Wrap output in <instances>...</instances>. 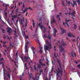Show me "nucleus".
I'll list each match as a JSON object with an SVG mask.
<instances>
[{
    "label": "nucleus",
    "instance_id": "f257e3e1",
    "mask_svg": "<svg viewBox=\"0 0 80 80\" xmlns=\"http://www.w3.org/2000/svg\"><path fill=\"white\" fill-rule=\"evenodd\" d=\"M55 58H57V61L58 62V65L60 69L59 68H58V69L57 70V80H58L59 74H60L62 75V65L60 61L61 59L59 56L58 54V53H55V52H54V57L53 58L54 59Z\"/></svg>",
    "mask_w": 80,
    "mask_h": 80
},
{
    "label": "nucleus",
    "instance_id": "f03ea898",
    "mask_svg": "<svg viewBox=\"0 0 80 80\" xmlns=\"http://www.w3.org/2000/svg\"><path fill=\"white\" fill-rule=\"evenodd\" d=\"M25 22V18H22V19H21V21L20 22V23L21 25H23L22 27H27V24L26 22V23L25 24V25H23V23Z\"/></svg>",
    "mask_w": 80,
    "mask_h": 80
},
{
    "label": "nucleus",
    "instance_id": "7ed1b4c3",
    "mask_svg": "<svg viewBox=\"0 0 80 80\" xmlns=\"http://www.w3.org/2000/svg\"><path fill=\"white\" fill-rule=\"evenodd\" d=\"M42 23H39L38 25V26L40 28L41 30H42L43 28L44 29V32H45L46 31V30L47 29V28L46 27H44V26H43L42 25Z\"/></svg>",
    "mask_w": 80,
    "mask_h": 80
},
{
    "label": "nucleus",
    "instance_id": "20e7f679",
    "mask_svg": "<svg viewBox=\"0 0 80 80\" xmlns=\"http://www.w3.org/2000/svg\"><path fill=\"white\" fill-rule=\"evenodd\" d=\"M44 48H45L46 50H48L49 51V49L52 48L51 44H48V46H45Z\"/></svg>",
    "mask_w": 80,
    "mask_h": 80
},
{
    "label": "nucleus",
    "instance_id": "39448f33",
    "mask_svg": "<svg viewBox=\"0 0 80 80\" xmlns=\"http://www.w3.org/2000/svg\"><path fill=\"white\" fill-rule=\"evenodd\" d=\"M29 43V41H28L27 42H26L25 44V52H28V50L27 48V45H28Z\"/></svg>",
    "mask_w": 80,
    "mask_h": 80
},
{
    "label": "nucleus",
    "instance_id": "423d86ee",
    "mask_svg": "<svg viewBox=\"0 0 80 80\" xmlns=\"http://www.w3.org/2000/svg\"><path fill=\"white\" fill-rule=\"evenodd\" d=\"M59 47L60 48V51H61V52H65V51H64V50L63 47L62 46H60V45H59Z\"/></svg>",
    "mask_w": 80,
    "mask_h": 80
},
{
    "label": "nucleus",
    "instance_id": "0eeeda50",
    "mask_svg": "<svg viewBox=\"0 0 80 80\" xmlns=\"http://www.w3.org/2000/svg\"><path fill=\"white\" fill-rule=\"evenodd\" d=\"M29 79H33L34 80L35 79V78H34L33 76H32V73H30V74H29Z\"/></svg>",
    "mask_w": 80,
    "mask_h": 80
},
{
    "label": "nucleus",
    "instance_id": "6e6552de",
    "mask_svg": "<svg viewBox=\"0 0 80 80\" xmlns=\"http://www.w3.org/2000/svg\"><path fill=\"white\" fill-rule=\"evenodd\" d=\"M75 11L73 12L72 13V18H73V22H75V18H74V17H75Z\"/></svg>",
    "mask_w": 80,
    "mask_h": 80
},
{
    "label": "nucleus",
    "instance_id": "1a4fd4ad",
    "mask_svg": "<svg viewBox=\"0 0 80 80\" xmlns=\"http://www.w3.org/2000/svg\"><path fill=\"white\" fill-rule=\"evenodd\" d=\"M8 31L7 32H8V33H10L11 32H12V30L11 28H10L9 27H8Z\"/></svg>",
    "mask_w": 80,
    "mask_h": 80
},
{
    "label": "nucleus",
    "instance_id": "9d476101",
    "mask_svg": "<svg viewBox=\"0 0 80 80\" xmlns=\"http://www.w3.org/2000/svg\"><path fill=\"white\" fill-rule=\"evenodd\" d=\"M62 45L63 46H67V44L65 42H64L63 39H62Z\"/></svg>",
    "mask_w": 80,
    "mask_h": 80
},
{
    "label": "nucleus",
    "instance_id": "9b49d317",
    "mask_svg": "<svg viewBox=\"0 0 80 80\" xmlns=\"http://www.w3.org/2000/svg\"><path fill=\"white\" fill-rule=\"evenodd\" d=\"M39 62L40 64H41V65L42 66H45V64H43L42 63V59H39Z\"/></svg>",
    "mask_w": 80,
    "mask_h": 80
},
{
    "label": "nucleus",
    "instance_id": "f8f14e48",
    "mask_svg": "<svg viewBox=\"0 0 80 80\" xmlns=\"http://www.w3.org/2000/svg\"><path fill=\"white\" fill-rule=\"evenodd\" d=\"M66 23L67 24V25L69 26L68 23H69V22H71V20H67V19H66Z\"/></svg>",
    "mask_w": 80,
    "mask_h": 80
},
{
    "label": "nucleus",
    "instance_id": "ddd939ff",
    "mask_svg": "<svg viewBox=\"0 0 80 80\" xmlns=\"http://www.w3.org/2000/svg\"><path fill=\"white\" fill-rule=\"evenodd\" d=\"M53 33H54V36L55 37L56 36V33L57 32V31L56 29V28H54V29L53 30Z\"/></svg>",
    "mask_w": 80,
    "mask_h": 80
},
{
    "label": "nucleus",
    "instance_id": "4468645a",
    "mask_svg": "<svg viewBox=\"0 0 80 80\" xmlns=\"http://www.w3.org/2000/svg\"><path fill=\"white\" fill-rule=\"evenodd\" d=\"M30 59V58L29 57L27 56H25L24 57V59H25L26 61H27L28 59Z\"/></svg>",
    "mask_w": 80,
    "mask_h": 80
},
{
    "label": "nucleus",
    "instance_id": "2eb2a0df",
    "mask_svg": "<svg viewBox=\"0 0 80 80\" xmlns=\"http://www.w3.org/2000/svg\"><path fill=\"white\" fill-rule=\"evenodd\" d=\"M68 35L69 37H75V36L73 35L72 34L71 35L70 33H68Z\"/></svg>",
    "mask_w": 80,
    "mask_h": 80
},
{
    "label": "nucleus",
    "instance_id": "dca6fc26",
    "mask_svg": "<svg viewBox=\"0 0 80 80\" xmlns=\"http://www.w3.org/2000/svg\"><path fill=\"white\" fill-rule=\"evenodd\" d=\"M23 36H25V38H26V39H27V38H29L28 36H26L25 32H23Z\"/></svg>",
    "mask_w": 80,
    "mask_h": 80
},
{
    "label": "nucleus",
    "instance_id": "f3484780",
    "mask_svg": "<svg viewBox=\"0 0 80 80\" xmlns=\"http://www.w3.org/2000/svg\"><path fill=\"white\" fill-rule=\"evenodd\" d=\"M61 30L62 32V33H66V31L64 30L62 28V27H61Z\"/></svg>",
    "mask_w": 80,
    "mask_h": 80
},
{
    "label": "nucleus",
    "instance_id": "a211bd4d",
    "mask_svg": "<svg viewBox=\"0 0 80 80\" xmlns=\"http://www.w3.org/2000/svg\"><path fill=\"white\" fill-rule=\"evenodd\" d=\"M52 23H56V20H55V18H53L52 21H51V24H52Z\"/></svg>",
    "mask_w": 80,
    "mask_h": 80
},
{
    "label": "nucleus",
    "instance_id": "6ab92c4d",
    "mask_svg": "<svg viewBox=\"0 0 80 80\" xmlns=\"http://www.w3.org/2000/svg\"><path fill=\"white\" fill-rule=\"evenodd\" d=\"M62 14V13H60L59 14V15H57L56 17V18H59V20H61V19L60 18V16H61L60 15H61Z\"/></svg>",
    "mask_w": 80,
    "mask_h": 80
},
{
    "label": "nucleus",
    "instance_id": "aec40b11",
    "mask_svg": "<svg viewBox=\"0 0 80 80\" xmlns=\"http://www.w3.org/2000/svg\"><path fill=\"white\" fill-rule=\"evenodd\" d=\"M28 10V8H26L25 10H24L23 11V13H25V12H27Z\"/></svg>",
    "mask_w": 80,
    "mask_h": 80
},
{
    "label": "nucleus",
    "instance_id": "412c9836",
    "mask_svg": "<svg viewBox=\"0 0 80 80\" xmlns=\"http://www.w3.org/2000/svg\"><path fill=\"white\" fill-rule=\"evenodd\" d=\"M20 58H21V59L22 60V61H23V62H25V60H24V59H23V56H22V55H21V56H20Z\"/></svg>",
    "mask_w": 80,
    "mask_h": 80
},
{
    "label": "nucleus",
    "instance_id": "4be33fe9",
    "mask_svg": "<svg viewBox=\"0 0 80 80\" xmlns=\"http://www.w3.org/2000/svg\"><path fill=\"white\" fill-rule=\"evenodd\" d=\"M4 38H8V39H9V40H10V38H9V37H8V36L4 35Z\"/></svg>",
    "mask_w": 80,
    "mask_h": 80
},
{
    "label": "nucleus",
    "instance_id": "5701e85b",
    "mask_svg": "<svg viewBox=\"0 0 80 80\" xmlns=\"http://www.w3.org/2000/svg\"><path fill=\"white\" fill-rule=\"evenodd\" d=\"M6 41H5V42H3V45L4 47H6Z\"/></svg>",
    "mask_w": 80,
    "mask_h": 80
},
{
    "label": "nucleus",
    "instance_id": "b1692460",
    "mask_svg": "<svg viewBox=\"0 0 80 80\" xmlns=\"http://www.w3.org/2000/svg\"><path fill=\"white\" fill-rule=\"evenodd\" d=\"M42 47H41L40 48V49L39 51V52L40 53H42Z\"/></svg>",
    "mask_w": 80,
    "mask_h": 80
},
{
    "label": "nucleus",
    "instance_id": "393cba45",
    "mask_svg": "<svg viewBox=\"0 0 80 80\" xmlns=\"http://www.w3.org/2000/svg\"><path fill=\"white\" fill-rule=\"evenodd\" d=\"M1 64H2V67L3 68V69H4V64L3 62H1Z\"/></svg>",
    "mask_w": 80,
    "mask_h": 80
},
{
    "label": "nucleus",
    "instance_id": "a878e982",
    "mask_svg": "<svg viewBox=\"0 0 80 80\" xmlns=\"http://www.w3.org/2000/svg\"><path fill=\"white\" fill-rule=\"evenodd\" d=\"M46 60L47 61V62L46 63V64H47V65H48V66H49V61L48 59H46Z\"/></svg>",
    "mask_w": 80,
    "mask_h": 80
},
{
    "label": "nucleus",
    "instance_id": "bb28decb",
    "mask_svg": "<svg viewBox=\"0 0 80 80\" xmlns=\"http://www.w3.org/2000/svg\"><path fill=\"white\" fill-rule=\"evenodd\" d=\"M7 75L9 78H10V74L9 73H8V72H7Z\"/></svg>",
    "mask_w": 80,
    "mask_h": 80
},
{
    "label": "nucleus",
    "instance_id": "cd10ccee",
    "mask_svg": "<svg viewBox=\"0 0 80 80\" xmlns=\"http://www.w3.org/2000/svg\"><path fill=\"white\" fill-rule=\"evenodd\" d=\"M48 38L49 40H51V36L49 34L48 36Z\"/></svg>",
    "mask_w": 80,
    "mask_h": 80
},
{
    "label": "nucleus",
    "instance_id": "c85d7f7f",
    "mask_svg": "<svg viewBox=\"0 0 80 80\" xmlns=\"http://www.w3.org/2000/svg\"><path fill=\"white\" fill-rule=\"evenodd\" d=\"M39 76H40L41 75V72H43V69H41V70L39 71Z\"/></svg>",
    "mask_w": 80,
    "mask_h": 80
},
{
    "label": "nucleus",
    "instance_id": "c756f323",
    "mask_svg": "<svg viewBox=\"0 0 80 80\" xmlns=\"http://www.w3.org/2000/svg\"><path fill=\"white\" fill-rule=\"evenodd\" d=\"M74 29H76L77 28V26L75 24H74Z\"/></svg>",
    "mask_w": 80,
    "mask_h": 80
},
{
    "label": "nucleus",
    "instance_id": "7c9ffc66",
    "mask_svg": "<svg viewBox=\"0 0 80 80\" xmlns=\"http://www.w3.org/2000/svg\"><path fill=\"white\" fill-rule=\"evenodd\" d=\"M25 67L26 68V69H28L27 63H26L25 64Z\"/></svg>",
    "mask_w": 80,
    "mask_h": 80
},
{
    "label": "nucleus",
    "instance_id": "2f4dec72",
    "mask_svg": "<svg viewBox=\"0 0 80 80\" xmlns=\"http://www.w3.org/2000/svg\"><path fill=\"white\" fill-rule=\"evenodd\" d=\"M44 37L45 38H48V36L46 34H44Z\"/></svg>",
    "mask_w": 80,
    "mask_h": 80
},
{
    "label": "nucleus",
    "instance_id": "473e14b6",
    "mask_svg": "<svg viewBox=\"0 0 80 80\" xmlns=\"http://www.w3.org/2000/svg\"><path fill=\"white\" fill-rule=\"evenodd\" d=\"M8 72H11V71L10 69V68H8Z\"/></svg>",
    "mask_w": 80,
    "mask_h": 80
},
{
    "label": "nucleus",
    "instance_id": "72a5a7b5",
    "mask_svg": "<svg viewBox=\"0 0 80 80\" xmlns=\"http://www.w3.org/2000/svg\"><path fill=\"white\" fill-rule=\"evenodd\" d=\"M22 8L23 9V8H25V2H24V3H23V5H22Z\"/></svg>",
    "mask_w": 80,
    "mask_h": 80
},
{
    "label": "nucleus",
    "instance_id": "f704fd0d",
    "mask_svg": "<svg viewBox=\"0 0 80 80\" xmlns=\"http://www.w3.org/2000/svg\"><path fill=\"white\" fill-rule=\"evenodd\" d=\"M10 47H13V46H14V45L13 44H12V43H11V44H10Z\"/></svg>",
    "mask_w": 80,
    "mask_h": 80
},
{
    "label": "nucleus",
    "instance_id": "c9c22d12",
    "mask_svg": "<svg viewBox=\"0 0 80 80\" xmlns=\"http://www.w3.org/2000/svg\"><path fill=\"white\" fill-rule=\"evenodd\" d=\"M5 16H6V18H7V12H5Z\"/></svg>",
    "mask_w": 80,
    "mask_h": 80
},
{
    "label": "nucleus",
    "instance_id": "e433bc0d",
    "mask_svg": "<svg viewBox=\"0 0 80 80\" xmlns=\"http://www.w3.org/2000/svg\"><path fill=\"white\" fill-rule=\"evenodd\" d=\"M35 78L36 79V80H38V77H37L36 75H35Z\"/></svg>",
    "mask_w": 80,
    "mask_h": 80
},
{
    "label": "nucleus",
    "instance_id": "4c0bfd02",
    "mask_svg": "<svg viewBox=\"0 0 80 80\" xmlns=\"http://www.w3.org/2000/svg\"><path fill=\"white\" fill-rule=\"evenodd\" d=\"M73 2L74 3V5H75L76 4H77V2L76 1H74V0L73 1Z\"/></svg>",
    "mask_w": 80,
    "mask_h": 80
},
{
    "label": "nucleus",
    "instance_id": "58836bf2",
    "mask_svg": "<svg viewBox=\"0 0 80 80\" xmlns=\"http://www.w3.org/2000/svg\"><path fill=\"white\" fill-rule=\"evenodd\" d=\"M64 3V1H62V5H63L64 6H65V5Z\"/></svg>",
    "mask_w": 80,
    "mask_h": 80
},
{
    "label": "nucleus",
    "instance_id": "ea45409f",
    "mask_svg": "<svg viewBox=\"0 0 80 80\" xmlns=\"http://www.w3.org/2000/svg\"><path fill=\"white\" fill-rule=\"evenodd\" d=\"M38 69H40L41 68V67L40 66V65H38Z\"/></svg>",
    "mask_w": 80,
    "mask_h": 80
},
{
    "label": "nucleus",
    "instance_id": "a19ab883",
    "mask_svg": "<svg viewBox=\"0 0 80 80\" xmlns=\"http://www.w3.org/2000/svg\"><path fill=\"white\" fill-rule=\"evenodd\" d=\"M4 60V58H2L0 59V63H1V61H3Z\"/></svg>",
    "mask_w": 80,
    "mask_h": 80
},
{
    "label": "nucleus",
    "instance_id": "79ce46f5",
    "mask_svg": "<svg viewBox=\"0 0 80 80\" xmlns=\"http://www.w3.org/2000/svg\"><path fill=\"white\" fill-rule=\"evenodd\" d=\"M32 25H33V28H34L35 27V23H34H34H33Z\"/></svg>",
    "mask_w": 80,
    "mask_h": 80
},
{
    "label": "nucleus",
    "instance_id": "37998d69",
    "mask_svg": "<svg viewBox=\"0 0 80 80\" xmlns=\"http://www.w3.org/2000/svg\"><path fill=\"white\" fill-rule=\"evenodd\" d=\"M71 5L72 6V7H75V5H74V2H73V3H71Z\"/></svg>",
    "mask_w": 80,
    "mask_h": 80
},
{
    "label": "nucleus",
    "instance_id": "c03bdc74",
    "mask_svg": "<svg viewBox=\"0 0 80 80\" xmlns=\"http://www.w3.org/2000/svg\"><path fill=\"white\" fill-rule=\"evenodd\" d=\"M34 69H35V70H36L37 68H36V65H34Z\"/></svg>",
    "mask_w": 80,
    "mask_h": 80
},
{
    "label": "nucleus",
    "instance_id": "a18cd8bd",
    "mask_svg": "<svg viewBox=\"0 0 80 80\" xmlns=\"http://www.w3.org/2000/svg\"><path fill=\"white\" fill-rule=\"evenodd\" d=\"M77 2H78L79 3V4H80V0H76Z\"/></svg>",
    "mask_w": 80,
    "mask_h": 80
},
{
    "label": "nucleus",
    "instance_id": "49530a36",
    "mask_svg": "<svg viewBox=\"0 0 80 80\" xmlns=\"http://www.w3.org/2000/svg\"><path fill=\"white\" fill-rule=\"evenodd\" d=\"M54 48L55 51H56V46H54Z\"/></svg>",
    "mask_w": 80,
    "mask_h": 80
},
{
    "label": "nucleus",
    "instance_id": "de8ad7c7",
    "mask_svg": "<svg viewBox=\"0 0 80 80\" xmlns=\"http://www.w3.org/2000/svg\"><path fill=\"white\" fill-rule=\"evenodd\" d=\"M71 55L72 56V57H73L74 56V54H73L72 53V52H71Z\"/></svg>",
    "mask_w": 80,
    "mask_h": 80
},
{
    "label": "nucleus",
    "instance_id": "09e8293b",
    "mask_svg": "<svg viewBox=\"0 0 80 80\" xmlns=\"http://www.w3.org/2000/svg\"><path fill=\"white\" fill-rule=\"evenodd\" d=\"M28 9H29V10H32V8H31V7H29Z\"/></svg>",
    "mask_w": 80,
    "mask_h": 80
},
{
    "label": "nucleus",
    "instance_id": "8fccbe9b",
    "mask_svg": "<svg viewBox=\"0 0 80 80\" xmlns=\"http://www.w3.org/2000/svg\"><path fill=\"white\" fill-rule=\"evenodd\" d=\"M63 69H64V70H63L64 72V73L66 74V72H65V70L64 66V67H63Z\"/></svg>",
    "mask_w": 80,
    "mask_h": 80
},
{
    "label": "nucleus",
    "instance_id": "3c124183",
    "mask_svg": "<svg viewBox=\"0 0 80 80\" xmlns=\"http://www.w3.org/2000/svg\"><path fill=\"white\" fill-rule=\"evenodd\" d=\"M19 78H20V80H22V78L21 76H20L19 77Z\"/></svg>",
    "mask_w": 80,
    "mask_h": 80
},
{
    "label": "nucleus",
    "instance_id": "603ef678",
    "mask_svg": "<svg viewBox=\"0 0 80 80\" xmlns=\"http://www.w3.org/2000/svg\"><path fill=\"white\" fill-rule=\"evenodd\" d=\"M28 12H26L25 14V16L27 17V15H28Z\"/></svg>",
    "mask_w": 80,
    "mask_h": 80
},
{
    "label": "nucleus",
    "instance_id": "864d4df0",
    "mask_svg": "<svg viewBox=\"0 0 80 80\" xmlns=\"http://www.w3.org/2000/svg\"><path fill=\"white\" fill-rule=\"evenodd\" d=\"M17 17V15H15L14 16H13V18H16Z\"/></svg>",
    "mask_w": 80,
    "mask_h": 80
},
{
    "label": "nucleus",
    "instance_id": "5fc2aeb1",
    "mask_svg": "<svg viewBox=\"0 0 80 80\" xmlns=\"http://www.w3.org/2000/svg\"><path fill=\"white\" fill-rule=\"evenodd\" d=\"M12 22L14 23V18H12Z\"/></svg>",
    "mask_w": 80,
    "mask_h": 80
},
{
    "label": "nucleus",
    "instance_id": "6e6d98bb",
    "mask_svg": "<svg viewBox=\"0 0 80 80\" xmlns=\"http://www.w3.org/2000/svg\"><path fill=\"white\" fill-rule=\"evenodd\" d=\"M78 47H79V52H80V44H79Z\"/></svg>",
    "mask_w": 80,
    "mask_h": 80
},
{
    "label": "nucleus",
    "instance_id": "4d7b16f0",
    "mask_svg": "<svg viewBox=\"0 0 80 80\" xmlns=\"http://www.w3.org/2000/svg\"><path fill=\"white\" fill-rule=\"evenodd\" d=\"M2 32H3V33H4V30H3V29H2V28L1 29Z\"/></svg>",
    "mask_w": 80,
    "mask_h": 80
},
{
    "label": "nucleus",
    "instance_id": "13d9d810",
    "mask_svg": "<svg viewBox=\"0 0 80 80\" xmlns=\"http://www.w3.org/2000/svg\"><path fill=\"white\" fill-rule=\"evenodd\" d=\"M68 14H69V15H71L72 13H71V12H69Z\"/></svg>",
    "mask_w": 80,
    "mask_h": 80
},
{
    "label": "nucleus",
    "instance_id": "bf43d9fd",
    "mask_svg": "<svg viewBox=\"0 0 80 80\" xmlns=\"http://www.w3.org/2000/svg\"><path fill=\"white\" fill-rule=\"evenodd\" d=\"M78 67L80 68V64L78 65Z\"/></svg>",
    "mask_w": 80,
    "mask_h": 80
},
{
    "label": "nucleus",
    "instance_id": "052dcab7",
    "mask_svg": "<svg viewBox=\"0 0 80 80\" xmlns=\"http://www.w3.org/2000/svg\"><path fill=\"white\" fill-rule=\"evenodd\" d=\"M26 24H27L28 23V19H26Z\"/></svg>",
    "mask_w": 80,
    "mask_h": 80
},
{
    "label": "nucleus",
    "instance_id": "680f3d73",
    "mask_svg": "<svg viewBox=\"0 0 80 80\" xmlns=\"http://www.w3.org/2000/svg\"><path fill=\"white\" fill-rule=\"evenodd\" d=\"M47 69H48V68L47 67H46V68H45V71H46L47 70Z\"/></svg>",
    "mask_w": 80,
    "mask_h": 80
},
{
    "label": "nucleus",
    "instance_id": "e2e57ef3",
    "mask_svg": "<svg viewBox=\"0 0 80 80\" xmlns=\"http://www.w3.org/2000/svg\"><path fill=\"white\" fill-rule=\"evenodd\" d=\"M48 43H49V42H48V40H47V41H46L47 44H48Z\"/></svg>",
    "mask_w": 80,
    "mask_h": 80
},
{
    "label": "nucleus",
    "instance_id": "0e129e2a",
    "mask_svg": "<svg viewBox=\"0 0 80 80\" xmlns=\"http://www.w3.org/2000/svg\"><path fill=\"white\" fill-rule=\"evenodd\" d=\"M16 13H17L18 12V8H17L16 10Z\"/></svg>",
    "mask_w": 80,
    "mask_h": 80
},
{
    "label": "nucleus",
    "instance_id": "69168bd1",
    "mask_svg": "<svg viewBox=\"0 0 80 80\" xmlns=\"http://www.w3.org/2000/svg\"><path fill=\"white\" fill-rule=\"evenodd\" d=\"M6 69L4 68H4H3V71H5Z\"/></svg>",
    "mask_w": 80,
    "mask_h": 80
},
{
    "label": "nucleus",
    "instance_id": "338daca9",
    "mask_svg": "<svg viewBox=\"0 0 80 80\" xmlns=\"http://www.w3.org/2000/svg\"><path fill=\"white\" fill-rule=\"evenodd\" d=\"M32 49L33 50H34L35 49V48L34 47H33V46L32 47Z\"/></svg>",
    "mask_w": 80,
    "mask_h": 80
},
{
    "label": "nucleus",
    "instance_id": "774afa93",
    "mask_svg": "<svg viewBox=\"0 0 80 80\" xmlns=\"http://www.w3.org/2000/svg\"><path fill=\"white\" fill-rule=\"evenodd\" d=\"M73 54H74V55L75 57H76V54H75V52H74Z\"/></svg>",
    "mask_w": 80,
    "mask_h": 80
}]
</instances>
